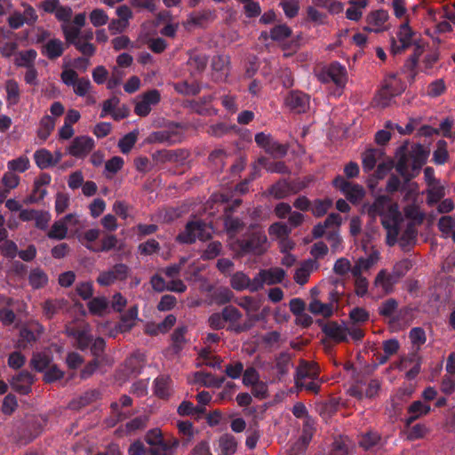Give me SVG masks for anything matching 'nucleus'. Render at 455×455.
I'll return each instance as SVG.
<instances>
[{"label":"nucleus","mask_w":455,"mask_h":455,"mask_svg":"<svg viewBox=\"0 0 455 455\" xmlns=\"http://www.w3.org/2000/svg\"><path fill=\"white\" fill-rule=\"evenodd\" d=\"M318 324L322 328V331L331 339L337 343L347 342V326L345 324H339L335 321L328 323H323L319 320Z\"/></svg>","instance_id":"10"},{"label":"nucleus","mask_w":455,"mask_h":455,"mask_svg":"<svg viewBox=\"0 0 455 455\" xmlns=\"http://www.w3.org/2000/svg\"><path fill=\"white\" fill-rule=\"evenodd\" d=\"M291 29L285 24L276 25L271 28L269 37L275 42H281L291 36Z\"/></svg>","instance_id":"49"},{"label":"nucleus","mask_w":455,"mask_h":455,"mask_svg":"<svg viewBox=\"0 0 455 455\" xmlns=\"http://www.w3.org/2000/svg\"><path fill=\"white\" fill-rule=\"evenodd\" d=\"M417 359V363L411 369L409 370L407 372H406V378L408 379H415L418 374L419 373L420 371V358H417V355L415 354L411 355V356L410 358H404L403 359L400 363H397L396 367L400 370H403V368L406 367V363L409 362V363H413L415 360Z\"/></svg>","instance_id":"47"},{"label":"nucleus","mask_w":455,"mask_h":455,"mask_svg":"<svg viewBox=\"0 0 455 455\" xmlns=\"http://www.w3.org/2000/svg\"><path fill=\"white\" fill-rule=\"evenodd\" d=\"M4 89L8 105H17L20 100V89L18 82L14 79L6 80Z\"/></svg>","instance_id":"27"},{"label":"nucleus","mask_w":455,"mask_h":455,"mask_svg":"<svg viewBox=\"0 0 455 455\" xmlns=\"http://www.w3.org/2000/svg\"><path fill=\"white\" fill-rule=\"evenodd\" d=\"M34 160L36 166L41 170L54 166L52 153L46 148L37 149L34 153Z\"/></svg>","instance_id":"30"},{"label":"nucleus","mask_w":455,"mask_h":455,"mask_svg":"<svg viewBox=\"0 0 455 455\" xmlns=\"http://www.w3.org/2000/svg\"><path fill=\"white\" fill-rule=\"evenodd\" d=\"M234 302L246 311L248 320H250V316H252L251 314L259 311L261 306L259 299L251 296L235 298Z\"/></svg>","instance_id":"28"},{"label":"nucleus","mask_w":455,"mask_h":455,"mask_svg":"<svg viewBox=\"0 0 455 455\" xmlns=\"http://www.w3.org/2000/svg\"><path fill=\"white\" fill-rule=\"evenodd\" d=\"M428 156L429 151L419 143L414 144L410 151L407 145L403 144L395 152V170L408 182L419 173Z\"/></svg>","instance_id":"1"},{"label":"nucleus","mask_w":455,"mask_h":455,"mask_svg":"<svg viewBox=\"0 0 455 455\" xmlns=\"http://www.w3.org/2000/svg\"><path fill=\"white\" fill-rule=\"evenodd\" d=\"M61 29L68 45H76L80 42V28L69 24H62Z\"/></svg>","instance_id":"43"},{"label":"nucleus","mask_w":455,"mask_h":455,"mask_svg":"<svg viewBox=\"0 0 455 455\" xmlns=\"http://www.w3.org/2000/svg\"><path fill=\"white\" fill-rule=\"evenodd\" d=\"M384 155L381 148H369L362 156L363 171L368 172L372 171L377 164Z\"/></svg>","instance_id":"21"},{"label":"nucleus","mask_w":455,"mask_h":455,"mask_svg":"<svg viewBox=\"0 0 455 455\" xmlns=\"http://www.w3.org/2000/svg\"><path fill=\"white\" fill-rule=\"evenodd\" d=\"M118 239L115 235H107L101 240V245L95 247L93 245H86V248L93 252L109 251L115 249L117 245Z\"/></svg>","instance_id":"40"},{"label":"nucleus","mask_w":455,"mask_h":455,"mask_svg":"<svg viewBox=\"0 0 455 455\" xmlns=\"http://www.w3.org/2000/svg\"><path fill=\"white\" fill-rule=\"evenodd\" d=\"M224 227L228 234L233 235L243 228L244 223L237 217L227 215L224 218Z\"/></svg>","instance_id":"50"},{"label":"nucleus","mask_w":455,"mask_h":455,"mask_svg":"<svg viewBox=\"0 0 455 455\" xmlns=\"http://www.w3.org/2000/svg\"><path fill=\"white\" fill-rule=\"evenodd\" d=\"M230 62V59L228 55H216L212 60V68L216 72L215 79L216 80H225L228 74V65Z\"/></svg>","instance_id":"17"},{"label":"nucleus","mask_w":455,"mask_h":455,"mask_svg":"<svg viewBox=\"0 0 455 455\" xmlns=\"http://www.w3.org/2000/svg\"><path fill=\"white\" fill-rule=\"evenodd\" d=\"M438 229L442 232L443 237L450 236L455 228V215H446L439 219L437 223Z\"/></svg>","instance_id":"48"},{"label":"nucleus","mask_w":455,"mask_h":455,"mask_svg":"<svg viewBox=\"0 0 455 455\" xmlns=\"http://www.w3.org/2000/svg\"><path fill=\"white\" fill-rule=\"evenodd\" d=\"M349 319L354 324L364 323L369 321L370 314L366 309L356 307L349 312Z\"/></svg>","instance_id":"57"},{"label":"nucleus","mask_w":455,"mask_h":455,"mask_svg":"<svg viewBox=\"0 0 455 455\" xmlns=\"http://www.w3.org/2000/svg\"><path fill=\"white\" fill-rule=\"evenodd\" d=\"M403 216L396 204H389L387 212L381 216V225L387 230V244L394 246L398 242Z\"/></svg>","instance_id":"3"},{"label":"nucleus","mask_w":455,"mask_h":455,"mask_svg":"<svg viewBox=\"0 0 455 455\" xmlns=\"http://www.w3.org/2000/svg\"><path fill=\"white\" fill-rule=\"evenodd\" d=\"M291 365H292V363L290 354L283 352L276 357L275 369L279 379H283L285 375H287Z\"/></svg>","instance_id":"37"},{"label":"nucleus","mask_w":455,"mask_h":455,"mask_svg":"<svg viewBox=\"0 0 455 455\" xmlns=\"http://www.w3.org/2000/svg\"><path fill=\"white\" fill-rule=\"evenodd\" d=\"M87 306L92 315H102L108 307V301L105 297H95L88 302Z\"/></svg>","instance_id":"39"},{"label":"nucleus","mask_w":455,"mask_h":455,"mask_svg":"<svg viewBox=\"0 0 455 455\" xmlns=\"http://www.w3.org/2000/svg\"><path fill=\"white\" fill-rule=\"evenodd\" d=\"M258 163L268 172L279 174H290L291 170L283 161L274 162L267 157L261 156Z\"/></svg>","instance_id":"23"},{"label":"nucleus","mask_w":455,"mask_h":455,"mask_svg":"<svg viewBox=\"0 0 455 455\" xmlns=\"http://www.w3.org/2000/svg\"><path fill=\"white\" fill-rule=\"evenodd\" d=\"M267 235L263 232H252L239 240V247L244 253L260 255L266 251Z\"/></svg>","instance_id":"8"},{"label":"nucleus","mask_w":455,"mask_h":455,"mask_svg":"<svg viewBox=\"0 0 455 455\" xmlns=\"http://www.w3.org/2000/svg\"><path fill=\"white\" fill-rule=\"evenodd\" d=\"M197 380L206 387L220 388L225 382V377H216L210 372H198Z\"/></svg>","instance_id":"36"},{"label":"nucleus","mask_w":455,"mask_h":455,"mask_svg":"<svg viewBox=\"0 0 455 455\" xmlns=\"http://www.w3.org/2000/svg\"><path fill=\"white\" fill-rule=\"evenodd\" d=\"M323 81H331L338 87H344L347 82L346 68L338 61L331 62L323 74Z\"/></svg>","instance_id":"13"},{"label":"nucleus","mask_w":455,"mask_h":455,"mask_svg":"<svg viewBox=\"0 0 455 455\" xmlns=\"http://www.w3.org/2000/svg\"><path fill=\"white\" fill-rule=\"evenodd\" d=\"M250 277L242 271L235 272L230 278L231 287L238 291L249 290Z\"/></svg>","instance_id":"41"},{"label":"nucleus","mask_w":455,"mask_h":455,"mask_svg":"<svg viewBox=\"0 0 455 455\" xmlns=\"http://www.w3.org/2000/svg\"><path fill=\"white\" fill-rule=\"evenodd\" d=\"M91 23L98 28L106 25L108 22V16L103 9H94L89 15Z\"/></svg>","instance_id":"60"},{"label":"nucleus","mask_w":455,"mask_h":455,"mask_svg":"<svg viewBox=\"0 0 455 455\" xmlns=\"http://www.w3.org/2000/svg\"><path fill=\"white\" fill-rule=\"evenodd\" d=\"M319 376V371L315 364H312L305 360H300L299 366L296 368L294 376L295 385L299 387L300 383L307 379H316Z\"/></svg>","instance_id":"15"},{"label":"nucleus","mask_w":455,"mask_h":455,"mask_svg":"<svg viewBox=\"0 0 455 455\" xmlns=\"http://www.w3.org/2000/svg\"><path fill=\"white\" fill-rule=\"evenodd\" d=\"M138 139V131L134 130L125 134L118 141V148L123 154H128L134 147Z\"/></svg>","instance_id":"44"},{"label":"nucleus","mask_w":455,"mask_h":455,"mask_svg":"<svg viewBox=\"0 0 455 455\" xmlns=\"http://www.w3.org/2000/svg\"><path fill=\"white\" fill-rule=\"evenodd\" d=\"M255 142L275 158H283L288 153V145L278 142L271 134L258 132L255 135Z\"/></svg>","instance_id":"5"},{"label":"nucleus","mask_w":455,"mask_h":455,"mask_svg":"<svg viewBox=\"0 0 455 455\" xmlns=\"http://www.w3.org/2000/svg\"><path fill=\"white\" fill-rule=\"evenodd\" d=\"M285 16L289 19L296 17L299 13V0H282L279 4Z\"/></svg>","instance_id":"56"},{"label":"nucleus","mask_w":455,"mask_h":455,"mask_svg":"<svg viewBox=\"0 0 455 455\" xmlns=\"http://www.w3.org/2000/svg\"><path fill=\"white\" fill-rule=\"evenodd\" d=\"M188 332V327L185 325L177 327L172 335V339L175 350H180L182 346L186 343L185 335Z\"/></svg>","instance_id":"61"},{"label":"nucleus","mask_w":455,"mask_h":455,"mask_svg":"<svg viewBox=\"0 0 455 455\" xmlns=\"http://www.w3.org/2000/svg\"><path fill=\"white\" fill-rule=\"evenodd\" d=\"M388 19V12L385 10H377L375 12H371L367 16V22L370 26L369 28H365V29L373 32H379L382 30V26Z\"/></svg>","instance_id":"20"},{"label":"nucleus","mask_w":455,"mask_h":455,"mask_svg":"<svg viewBox=\"0 0 455 455\" xmlns=\"http://www.w3.org/2000/svg\"><path fill=\"white\" fill-rule=\"evenodd\" d=\"M398 308V302L395 299H388L381 303L379 307V314L384 317H389V324H394L399 321V317L395 315Z\"/></svg>","instance_id":"25"},{"label":"nucleus","mask_w":455,"mask_h":455,"mask_svg":"<svg viewBox=\"0 0 455 455\" xmlns=\"http://www.w3.org/2000/svg\"><path fill=\"white\" fill-rule=\"evenodd\" d=\"M222 251V244L219 241L211 242L206 249L203 251L201 258L204 260L213 259L218 257Z\"/></svg>","instance_id":"55"},{"label":"nucleus","mask_w":455,"mask_h":455,"mask_svg":"<svg viewBox=\"0 0 455 455\" xmlns=\"http://www.w3.org/2000/svg\"><path fill=\"white\" fill-rule=\"evenodd\" d=\"M174 89L178 93L183 95H197L201 91L198 84H188L186 81L174 84Z\"/></svg>","instance_id":"52"},{"label":"nucleus","mask_w":455,"mask_h":455,"mask_svg":"<svg viewBox=\"0 0 455 455\" xmlns=\"http://www.w3.org/2000/svg\"><path fill=\"white\" fill-rule=\"evenodd\" d=\"M449 158V154L446 149V141L439 140L437 148L433 153V162L437 165L444 164Z\"/></svg>","instance_id":"53"},{"label":"nucleus","mask_w":455,"mask_h":455,"mask_svg":"<svg viewBox=\"0 0 455 455\" xmlns=\"http://www.w3.org/2000/svg\"><path fill=\"white\" fill-rule=\"evenodd\" d=\"M332 185L346 196L347 201L354 204L359 203L365 195L361 185L350 182L340 175L335 177Z\"/></svg>","instance_id":"6"},{"label":"nucleus","mask_w":455,"mask_h":455,"mask_svg":"<svg viewBox=\"0 0 455 455\" xmlns=\"http://www.w3.org/2000/svg\"><path fill=\"white\" fill-rule=\"evenodd\" d=\"M399 280L400 279L396 277L393 272L387 274L386 270L382 269L378 273L375 278V285H380L386 292H389L392 291L394 284Z\"/></svg>","instance_id":"32"},{"label":"nucleus","mask_w":455,"mask_h":455,"mask_svg":"<svg viewBox=\"0 0 455 455\" xmlns=\"http://www.w3.org/2000/svg\"><path fill=\"white\" fill-rule=\"evenodd\" d=\"M178 429L183 435V443L187 445L194 436V427L193 424L188 421H180L178 422Z\"/></svg>","instance_id":"64"},{"label":"nucleus","mask_w":455,"mask_h":455,"mask_svg":"<svg viewBox=\"0 0 455 455\" xmlns=\"http://www.w3.org/2000/svg\"><path fill=\"white\" fill-rule=\"evenodd\" d=\"M264 275L266 284L273 285L283 282L285 276V271L281 267H273L269 269H261Z\"/></svg>","instance_id":"38"},{"label":"nucleus","mask_w":455,"mask_h":455,"mask_svg":"<svg viewBox=\"0 0 455 455\" xmlns=\"http://www.w3.org/2000/svg\"><path fill=\"white\" fill-rule=\"evenodd\" d=\"M414 32L409 25V20H406L399 27L396 33L398 42L395 37L390 39V49L394 55L400 54L408 49L412 44V36Z\"/></svg>","instance_id":"7"},{"label":"nucleus","mask_w":455,"mask_h":455,"mask_svg":"<svg viewBox=\"0 0 455 455\" xmlns=\"http://www.w3.org/2000/svg\"><path fill=\"white\" fill-rule=\"evenodd\" d=\"M220 455H233L237 449V442L230 434L222 435L218 441Z\"/></svg>","instance_id":"29"},{"label":"nucleus","mask_w":455,"mask_h":455,"mask_svg":"<svg viewBox=\"0 0 455 455\" xmlns=\"http://www.w3.org/2000/svg\"><path fill=\"white\" fill-rule=\"evenodd\" d=\"M55 127V120L51 116H44L40 121V127L37 135L41 140H45Z\"/></svg>","instance_id":"45"},{"label":"nucleus","mask_w":455,"mask_h":455,"mask_svg":"<svg viewBox=\"0 0 455 455\" xmlns=\"http://www.w3.org/2000/svg\"><path fill=\"white\" fill-rule=\"evenodd\" d=\"M49 356L37 353L34 354L30 360V366L36 371L42 372L49 367Z\"/></svg>","instance_id":"54"},{"label":"nucleus","mask_w":455,"mask_h":455,"mask_svg":"<svg viewBox=\"0 0 455 455\" xmlns=\"http://www.w3.org/2000/svg\"><path fill=\"white\" fill-rule=\"evenodd\" d=\"M427 204L428 206H433L439 203L445 196V188L440 183L427 186Z\"/></svg>","instance_id":"31"},{"label":"nucleus","mask_w":455,"mask_h":455,"mask_svg":"<svg viewBox=\"0 0 455 455\" xmlns=\"http://www.w3.org/2000/svg\"><path fill=\"white\" fill-rule=\"evenodd\" d=\"M212 226L204 220H191L186 224L184 230L177 235L176 240L186 244H192L196 239L206 241L212 237Z\"/></svg>","instance_id":"2"},{"label":"nucleus","mask_w":455,"mask_h":455,"mask_svg":"<svg viewBox=\"0 0 455 455\" xmlns=\"http://www.w3.org/2000/svg\"><path fill=\"white\" fill-rule=\"evenodd\" d=\"M404 214L407 219L415 221L417 224L423 222L424 214L420 212L419 207L414 204L404 207Z\"/></svg>","instance_id":"63"},{"label":"nucleus","mask_w":455,"mask_h":455,"mask_svg":"<svg viewBox=\"0 0 455 455\" xmlns=\"http://www.w3.org/2000/svg\"><path fill=\"white\" fill-rule=\"evenodd\" d=\"M35 376L24 370L14 375L10 380L12 388L20 395H28L32 391Z\"/></svg>","instance_id":"12"},{"label":"nucleus","mask_w":455,"mask_h":455,"mask_svg":"<svg viewBox=\"0 0 455 455\" xmlns=\"http://www.w3.org/2000/svg\"><path fill=\"white\" fill-rule=\"evenodd\" d=\"M94 146L92 138L85 135L77 136L68 148V153L76 158H84L93 149Z\"/></svg>","instance_id":"11"},{"label":"nucleus","mask_w":455,"mask_h":455,"mask_svg":"<svg viewBox=\"0 0 455 455\" xmlns=\"http://www.w3.org/2000/svg\"><path fill=\"white\" fill-rule=\"evenodd\" d=\"M388 205L387 198L385 196H379L369 206L367 211L368 214L373 219L376 216L381 217L387 212Z\"/></svg>","instance_id":"42"},{"label":"nucleus","mask_w":455,"mask_h":455,"mask_svg":"<svg viewBox=\"0 0 455 455\" xmlns=\"http://www.w3.org/2000/svg\"><path fill=\"white\" fill-rule=\"evenodd\" d=\"M68 234V227L65 224V221H55L47 235L51 239L62 240L67 236Z\"/></svg>","instance_id":"51"},{"label":"nucleus","mask_w":455,"mask_h":455,"mask_svg":"<svg viewBox=\"0 0 455 455\" xmlns=\"http://www.w3.org/2000/svg\"><path fill=\"white\" fill-rule=\"evenodd\" d=\"M48 275L40 267L32 268L28 274V283L34 290H39L48 284Z\"/></svg>","instance_id":"24"},{"label":"nucleus","mask_w":455,"mask_h":455,"mask_svg":"<svg viewBox=\"0 0 455 455\" xmlns=\"http://www.w3.org/2000/svg\"><path fill=\"white\" fill-rule=\"evenodd\" d=\"M36 56L37 52L34 49L20 52L15 60V65L17 67H23L26 68H33L35 67Z\"/></svg>","instance_id":"35"},{"label":"nucleus","mask_w":455,"mask_h":455,"mask_svg":"<svg viewBox=\"0 0 455 455\" xmlns=\"http://www.w3.org/2000/svg\"><path fill=\"white\" fill-rule=\"evenodd\" d=\"M64 304V299H46L42 304L43 315L48 320L52 319L63 307Z\"/></svg>","instance_id":"33"},{"label":"nucleus","mask_w":455,"mask_h":455,"mask_svg":"<svg viewBox=\"0 0 455 455\" xmlns=\"http://www.w3.org/2000/svg\"><path fill=\"white\" fill-rule=\"evenodd\" d=\"M332 202L330 199H316L314 201L311 212L315 217H322L325 215L329 208L331 206Z\"/></svg>","instance_id":"59"},{"label":"nucleus","mask_w":455,"mask_h":455,"mask_svg":"<svg viewBox=\"0 0 455 455\" xmlns=\"http://www.w3.org/2000/svg\"><path fill=\"white\" fill-rule=\"evenodd\" d=\"M178 439L163 440L159 443L149 448V455H172L178 447Z\"/></svg>","instance_id":"22"},{"label":"nucleus","mask_w":455,"mask_h":455,"mask_svg":"<svg viewBox=\"0 0 455 455\" xmlns=\"http://www.w3.org/2000/svg\"><path fill=\"white\" fill-rule=\"evenodd\" d=\"M207 63L208 57L203 53L194 54L188 60L189 68L197 73H202L205 69Z\"/></svg>","instance_id":"46"},{"label":"nucleus","mask_w":455,"mask_h":455,"mask_svg":"<svg viewBox=\"0 0 455 455\" xmlns=\"http://www.w3.org/2000/svg\"><path fill=\"white\" fill-rule=\"evenodd\" d=\"M268 192L275 199L286 198L291 195L290 182L285 179L279 180L269 188Z\"/></svg>","instance_id":"34"},{"label":"nucleus","mask_w":455,"mask_h":455,"mask_svg":"<svg viewBox=\"0 0 455 455\" xmlns=\"http://www.w3.org/2000/svg\"><path fill=\"white\" fill-rule=\"evenodd\" d=\"M7 166L8 169L12 172H24L29 168L30 164L28 158L27 156H22L16 159L9 161Z\"/></svg>","instance_id":"58"},{"label":"nucleus","mask_w":455,"mask_h":455,"mask_svg":"<svg viewBox=\"0 0 455 455\" xmlns=\"http://www.w3.org/2000/svg\"><path fill=\"white\" fill-rule=\"evenodd\" d=\"M308 311L315 315L328 318L333 315V306L331 302L323 303L314 298L308 305Z\"/></svg>","instance_id":"26"},{"label":"nucleus","mask_w":455,"mask_h":455,"mask_svg":"<svg viewBox=\"0 0 455 455\" xmlns=\"http://www.w3.org/2000/svg\"><path fill=\"white\" fill-rule=\"evenodd\" d=\"M154 392L161 399H168L172 395V379L160 375L154 380Z\"/></svg>","instance_id":"19"},{"label":"nucleus","mask_w":455,"mask_h":455,"mask_svg":"<svg viewBox=\"0 0 455 455\" xmlns=\"http://www.w3.org/2000/svg\"><path fill=\"white\" fill-rule=\"evenodd\" d=\"M285 104L296 113H305L309 108V96L300 91H291L285 99Z\"/></svg>","instance_id":"14"},{"label":"nucleus","mask_w":455,"mask_h":455,"mask_svg":"<svg viewBox=\"0 0 455 455\" xmlns=\"http://www.w3.org/2000/svg\"><path fill=\"white\" fill-rule=\"evenodd\" d=\"M65 51V44L59 38H52L41 47L42 55L51 60L60 58Z\"/></svg>","instance_id":"16"},{"label":"nucleus","mask_w":455,"mask_h":455,"mask_svg":"<svg viewBox=\"0 0 455 455\" xmlns=\"http://www.w3.org/2000/svg\"><path fill=\"white\" fill-rule=\"evenodd\" d=\"M184 140V133L180 129L179 124L170 127L166 130L154 132L150 134L151 142L162 143L166 146H172L180 143Z\"/></svg>","instance_id":"9"},{"label":"nucleus","mask_w":455,"mask_h":455,"mask_svg":"<svg viewBox=\"0 0 455 455\" xmlns=\"http://www.w3.org/2000/svg\"><path fill=\"white\" fill-rule=\"evenodd\" d=\"M380 441V435L376 432H369L363 435L360 441L359 445L364 450H370L375 447Z\"/></svg>","instance_id":"62"},{"label":"nucleus","mask_w":455,"mask_h":455,"mask_svg":"<svg viewBox=\"0 0 455 455\" xmlns=\"http://www.w3.org/2000/svg\"><path fill=\"white\" fill-rule=\"evenodd\" d=\"M221 313L224 320L228 323L227 331L239 334L251 330L253 326V321L257 320L255 316H250V320L244 323H239L242 318V313L234 306H226L222 308Z\"/></svg>","instance_id":"4"},{"label":"nucleus","mask_w":455,"mask_h":455,"mask_svg":"<svg viewBox=\"0 0 455 455\" xmlns=\"http://www.w3.org/2000/svg\"><path fill=\"white\" fill-rule=\"evenodd\" d=\"M418 230L413 222H408L405 229L403 231L399 243L403 251H409L417 242Z\"/></svg>","instance_id":"18"}]
</instances>
